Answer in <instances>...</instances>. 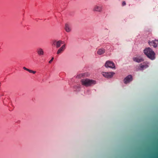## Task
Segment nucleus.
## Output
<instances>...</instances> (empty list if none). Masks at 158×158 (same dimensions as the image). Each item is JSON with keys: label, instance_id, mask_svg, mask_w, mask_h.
I'll return each mask as SVG.
<instances>
[{"label": "nucleus", "instance_id": "obj_20", "mask_svg": "<svg viewBox=\"0 0 158 158\" xmlns=\"http://www.w3.org/2000/svg\"><path fill=\"white\" fill-rule=\"evenodd\" d=\"M1 83L0 82V86H1Z\"/></svg>", "mask_w": 158, "mask_h": 158}, {"label": "nucleus", "instance_id": "obj_12", "mask_svg": "<svg viewBox=\"0 0 158 158\" xmlns=\"http://www.w3.org/2000/svg\"><path fill=\"white\" fill-rule=\"evenodd\" d=\"M148 66L147 64L144 62L143 63V64H140V67L141 68V70H143L144 69H145L148 67Z\"/></svg>", "mask_w": 158, "mask_h": 158}, {"label": "nucleus", "instance_id": "obj_9", "mask_svg": "<svg viewBox=\"0 0 158 158\" xmlns=\"http://www.w3.org/2000/svg\"><path fill=\"white\" fill-rule=\"evenodd\" d=\"M66 48V44H64L58 50L57 52V54H60L62 53L65 50Z\"/></svg>", "mask_w": 158, "mask_h": 158}, {"label": "nucleus", "instance_id": "obj_7", "mask_svg": "<svg viewBox=\"0 0 158 158\" xmlns=\"http://www.w3.org/2000/svg\"><path fill=\"white\" fill-rule=\"evenodd\" d=\"M102 74L104 77L107 78H110L113 77L114 73L113 72H102Z\"/></svg>", "mask_w": 158, "mask_h": 158}, {"label": "nucleus", "instance_id": "obj_6", "mask_svg": "<svg viewBox=\"0 0 158 158\" xmlns=\"http://www.w3.org/2000/svg\"><path fill=\"white\" fill-rule=\"evenodd\" d=\"M148 43L150 46H152L154 48H156L157 47L158 44V40H152L151 41H149Z\"/></svg>", "mask_w": 158, "mask_h": 158}, {"label": "nucleus", "instance_id": "obj_2", "mask_svg": "<svg viewBox=\"0 0 158 158\" xmlns=\"http://www.w3.org/2000/svg\"><path fill=\"white\" fill-rule=\"evenodd\" d=\"M143 52L150 59L153 60L155 59V53L152 49L150 48H146Z\"/></svg>", "mask_w": 158, "mask_h": 158}, {"label": "nucleus", "instance_id": "obj_1", "mask_svg": "<svg viewBox=\"0 0 158 158\" xmlns=\"http://www.w3.org/2000/svg\"><path fill=\"white\" fill-rule=\"evenodd\" d=\"M81 82L82 85L85 87H89L95 85L96 81L88 78H84L81 80Z\"/></svg>", "mask_w": 158, "mask_h": 158}, {"label": "nucleus", "instance_id": "obj_16", "mask_svg": "<svg viewBox=\"0 0 158 158\" xmlns=\"http://www.w3.org/2000/svg\"><path fill=\"white\" fill-rule=\"evenodd\" d=\"M29 72L30 73H33V74H35L36 73V72L35 71H33L32 70L30 69Z\"/></svg>", "mask_w": 158, "mask_h": 158}, {"label": "nucleus", "instance_id": "obj_19", "mask_svg": "<svg viewBox=\"0 0 158 158\" xmlns=\"http://www.w3.org/2000/svg\"><path fill=\"white\" fill-rule=\"evenodd\" d=\"M126 5V3L125 2V1H123V2H122V6H124L125 5Z\"/></svg>", "mask_w": 158, "mask_h": 158}, {"label": "nucleus", "instance_id": "obj_8", "mask_svg": "<svg viewBox=\"0 0 158 158\" xmlns=\"http://www.w3.org/2000/svg\"><path fill=\"white\" fill-rule=\"evenodd\" d=\"M132 76L131 75H129L126 77L124 79V83L125 84H127L132 80Z\"/></svg>", "mask_w": 158, "mask_h": 158}, {"label": "nucleus", "instance_id": "obj_5", "mask_svg": "<svg viewBox=\"0 0 158 158\" xmlns=\"http://www.w3.org/2000/svg\"><path fill=\"white\" fill-rule=\"evenodd\" d=\"M105 66L106 67H109L111 68H114L115 66L114 63L110 61H107L105 64Z\"/></svg>", "mask_w": 158, "mask_h": 158}, {"label": "nucleus", "instance_id": "obj_4", "mask_svg": "<svg viewBox=\"0 0 158 158\" xmlns=\"http://www.w3.org/2000/svg\"><path fill=\"white\" fill-rule=\"evenodd\" d=\"M64 43V42L61 40L58 41L54 40L53 41L52 45L56 46V48H59L60 47L61 45Z\"/></svg>", "mask_w": 158, "mask_h": 158}, {"label": "nucleus", "instance_id": "obj_17", "mask_svg": "<svg viewBox=\"0 0 158 158\" xmlns=\"http://www.w3.org/2000/svg\"><path fill=\"white\" fill-rule=\"evenodd\" d=\"M23 69H24L25 70H26V71H28V72H29V71H30V69H28L27 68H26L25 67H23Z\"/></svg>", "mask_w": 158, "mask_h": 158}, {"label": "nucleus", "instance_id": "obj_10", "mask_svg": "<svg viewBox=\"0 0 158 158\" xmlns=\"http://www.w3.org/2000/svg\"><path fill=\"white\" fill-rule=\"evenodd\" d=\"M133 60L134 61L138 63L142 62L144 60L143 58L140 56L134 57Z\"/></svg>", "mask_w": 158, "mask_h": 158}, {"label": "nucleus", "instance_id": "obj_15", "mask_svg": "<svg viewBox=\"0 0 158 158\" xmlns=\"http://www.w3.org/2000/svg\"><path fill=\"white\" fill-rule=\"evenodd\" d=\"M84 74H83V73H81V74H80L78 75L77 76V77H78V78H81V77H83L84 75Z\"/></svg>", "mask_w": 158, "mask_h": 158}, {"label": "nucleus", "instance_id": "obj_14", "mask_svg": "<svg viewBox=\"0 0 158 158\" xmlns=\"http://www.w3.org/2000/svg\"><path fill=\"white\" fill-rule=\"evenodd\" d=\"M105 50L103 48H101L98 49L97 52V54L99 55H101L103 54L105 52Z\"/></svg>", "mask_w": 158, "mask_h": 158}, {"label": "nucleus", "instance_id": "obj_11", "mask_svg": "<svg viewBox=\"0 0 158 158\" xmlns=\"http://www.w3.org/2000/svg\"><path fill=\"white\" fill-rule=\"evenodd\" d=\"M65 29L66 31L67 32H69L71 30V26L68 24L66 23L65 25Z\"/></svg>", "mask_w": 158, "mask_h": 158}, {"label": "nucleus", "instance_id": "obj_3", "mask_svg": "<svg viewBox=\"0 0 158 158\" xmlns=\"http://www.w3.org/2000/svg\"><path fill=\"white\" fill-rule=\"evenodd\" d=\"M103 9V6L101 4H98L94 6L92 10L94 12L100 13L102 11Z\"/></svg>", "mask_w": 158, "mask_h": 158}, {"label": "nucleus", "instance_id": "obj_18", "mask_svg": "<svg viewBox=\"0 0 158 158\" xmlns=\"http://www.w3.org/2000/svg\"><path fill=\"white\" fill-rule=\"evenodd\" d=\"M54 59V58L52 57L51 59L49 61V63L50 64L52 63V62L53 61Z\"/></svg>", "mask_w": 158, "mask_h": 158}, {"label": "nucleus", "instance_id": "obj_13", "mask_svg": "<svg viewBox=\"0 0 158 158\" xmlns=\"http://www.w3.org/2000/svg\"><path fill=\"white\" fill-rule=\"evenodd\" d=\"M37 52L38 55H43L44 54V52L43 49L41 48H39L37 49Z\"/></svg>", "mask_w": 158, "mask_h": 158}]
</instances>
